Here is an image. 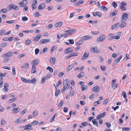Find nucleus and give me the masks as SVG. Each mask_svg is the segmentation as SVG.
<instances>
[{"mask_svg":"<svg viewBox=\"0 0 131 131\" xmlns=\"http://www.w3.org/2000/svg\"><path fill=\"white\" fill-rule=\"evenodd\" d=\"M13 55V53L12 52H9L5 54H3L2 56V57L4 58H8L10 57H12Z\"/></svg>","mask_w":131,"mask_h":131,"instance_id":"nucleus-1","label":"nucleus"},{"mask_svg":"<svg viewBox=\"0 0 131 131\" xmlns=\"http://www.w3.org/2000/svg\"><path fill=\"white\" fill-rule=\"evenodd\" d=\"M10 8L9 10H11L12 9L14 10H18L19 9V8L16 5H14L13 4H10L9 5Z\"/></svg>","mask_w":131,"mask_h":131,"instance_id":"nucleus-2","label":"nucleus"},{"mask_svg":"<svg viewBox=\"0 0 131 131\" xmlns=\"http://www.w3.org/2000/svg\"><path fill=\"white\" fill-rule=\"evenodd\" d=\"M128 13H124L122 16L121 21H125L128 17Z\"/></svg>","mask_w":131,"mask_h":131,"instance_id":"nucleus-3","label":"nucleus"},{"mask_svg":"<svg viewBox=\"0 0 131 131\" xmlns=\"http://www.w3.org/2000/svg\"><path fill=\"white\" fill-rule=\"evenodd\" d=\"M106 38V36L105 35H101L96 40V41L99 42L100 41H102L105 40Z\"/></svg>","mask_w":131,"mask_h":131,"instance_id":"nucleus-4","label":"nucleus"},{"mask_svg":"<svg viewBox=\"0 0 131 131\" xmlns=\"http://www.w3.org/2000/svg\"><path fill=\"white\" fill-rule=\"evenodd\" d=\"M51 40L49 38L46 39H43L40 41V42L41 44H44L50 42Z\"/></svg>","mask_w":131,"mask_h":131,"instance_id":"nucleus-5","label":"nucleus"},{"mask_svg":"<svg viewBox=\"0 0 131 131\" xmlns=\"http://www.w3.org/2000/svg\"><path fill=\"white\" fill-rule=\"evenodd\" d=\"M27 1L26 0L22 1L19 3L20 6L21 7H23L25 6L27 3Z\"/></svg>","mask_w":131,"mask_h":131,"instance_id":"nucleus-6","label":"nucleus"},{"mask_svg":"<svg viewBox=\"0 0 131 131\" xmlns=\"http://www.w3.org/2000/svg\"><path fill=\"white\" fill-rule=\"evenodd\" d=\"M73 51L72 49L71 48H68L66 49L64 51V53L65 54H67L70 52Z\"/></svg>","mask_w":131,"mask_h":131,"instance_id":"nucleus-7","label":"nucleus"},{"mask_svg":"<svg viewBox=\"0 0 131 131\" xmlns=\"http://www.w3.org/2000/svg\"><path fill=\"white\" fill-rule=\"evenodd\" d=\"M36 66L33 65H32L31 70V74H33L36 73L37 71L36 70Z\"/></svg>","mask_w":131,"mask_h":131,"instance_id":"nucleus-8","label":"nucleus"},{"mask_svg":"<svg viewBox=\"0 0 131 131\" xmlns=\"http://www.w3.org/2000/svg\"><path fill=\"white\" fill-rule=\"evenodd\" d=\"M92 50H93L94 52L98 53L100 52V51L99 50L98 48L96 47H92L91 48Z\"/></svg>","mask_w":131,"mask_h":131,"instance_id":"nucleus-9","label":"nucleus"},{"mask_svg":"<svg viewBox=\"0 0 131 131\" xmlns=\"http://www.w3.org/2000/svg\"><path fill=\"white\" fill-rule=\"evenodd\" d=\"M39 61H40L39 60L37 59L32 61L31 63L32 65H35L38 64L39 63Z\"/></svg>","mask_w":131,"mask_h":131,"instance_id":"nucleus-10","label":"nucleus"},{"mask_svg":"<svg viewBox=\"0 0 131 131\" xmlns=\"http://www.w3.org/2000/svg\"><path fill=\"white\" fill-rule=\"evenodd\" d=\"M45 7V3H42L40 4L38 6V8L39 9L41 10L44 8Z\"/></svg>","mask_w":131,"mask_h":131,"instance_id":"nucleus-11","label":"nucleus"},{"mask_svg":"<svg viewBox=\"0 0 131 131\" xmlns=\"http://www.w3.org/2000/svg\"><path fill=\"white\" fill-rule=\"evenodd\" d=\"M92 37H90L88 35H86V36H83L81 37L82 40L83 41V40H85L87 39H91Z\"/></svg>","mask_w":131,"mask_h":131,"instance_id":"nucleus-12","label":"nucleus"},{"mask_svg":"<svg viewBox=\"0 0 131 131\" xmlns=\"http://www.w3.org/2000/svg\"><path fill=\"white\" fill-rule=\"evenodd\" d=\"M56 61V59L55 57H51L50 59V63L53 64H54Z\"/></svg>","mask_w":131,"mask_h":131,"instance_id":"nucleus-13","label":"nucleus"},{"mask_svg":"<svg viewBox=\"0 0 131 131\" xmlns=\"http://www.w3.org/2000/svg\"><path fill=\"white\" fill-rule=\"evenodd\" d=\"M100 87L98 86H96L93 88L92 90L94 92H97L100 90Z\"/></svg>","mask_w":131,"mask_h":131,"instance_id":"nucleus-14","label":"nucleus"},{"mask_svg":"<svg viewBox=\"0 0 131 131\" xmlns=\"http://www.w3.org/2000/svg\"><path fill=\"white\" fill-rule=\"evenodd\" d=\"M120 25V23L119 22H117L115 24L113 25L112 27V29H114L115 28L118 27Z\"/></svg>","mask_w":131,"mask_h":131,"instance_id":"nucleus-15","label":"nucleus"},{"mask_svg":"<svg viewBox=\"0 0 131 131\" xmlns=\"http://www.w3.org/2000/svg\"><path fill=\"white\" fill-rule=\"evenodd\" d=\"M89 54L86 53H84L81 58V60H84L85 59L89 56Z\"/></svg>","mask_w":131,"mask_h":131,"instance_id":"nucleus-16","label":"nucleus"},{"mask_svg":"<svg viewBox=\"0 0 131 131\" xmlns=\"http://www.w3.org/2000/svg\"><path fill=\"white\" fill-rule=\"evenodd\" d=\"M20 111V108L18 107L16 108H14L12 110V111H13L15 113H17Z\"/></svg>","mask_w":131,"mask_h":131,"instance_id":"nucleus-17","label":"nucleus"},{"mask_svg":"<svg viewBox=\"0 0 131 131\" xmlns=\"http://www.w3.org/2000/svg\"><path fill=\"white\" fill-rule=\"evenodd\" d=\"M123 57L122 55H121L118 58L116 59L114 61V63H117L120 60H121V59H122Z\"/></svg>","mask_w":131,"mask_h":131,"instance_id":"nucleus-18","label":"nucleus"},{"mask_svg":"<svg viewBox=\"0 0 131 131\" xmlns=\"http://www.w3.org/2000/svg\"><path fill=\"white\" fill-rule=\"evenodd\" d=\"M29 64L28 63H26L24 64L23 66H21V68L22 69H28L29 67Z\"/></svg>","mask_w":131,"mask_h":131,"instance_id":"nucleus-19","label":"nucleus"},{"mask_svg":"<svg viewBox=\"0 0 131 131\" xmlns=\"http://www.w3.org/2000/svg\"><path fill=\"white\" fill-rule=\"evenodd\" d=\"M74 66V64H72L68 66L67 67V70L68 71H70Z\"/></svg>","mask_w":131,"mask_h":131,"instance_id":"nucleus-20","label":"nucleus"},{"mask_svg":"<svg viewBox=\"0 0 131 131\" xmlns=\"http://www.w3.org/2000/svg\"><path fill=\"white\" fill-rule=\"evenodd\" d=\"M62 24V22L60 21L56 23L55 24V26L57 27H59L61 26Z\"/></svg>","mask_w":131,"mask_h":131,"instance_id":"nucleus-21","label":"nucleus"},{"mask_svg":"<svg viewBox=\"0 0 131 131\" xmlns=\"http://www.w3.org/2000/svg\"><path fill=\"white\" fill-rule=\"evenodd\" d=\"M116 12V11H115V12H111L109 15L110 17H112L113 16H116L117 14V13L115 12Z\"/></svg>","mask_w":131,"mask_h":131,"instance_id":"nucleus-22","label":"nucleus"},{"mask_svg":"<svg viewBox=\"0 0 131 131\" xmlns=\"http://www.w3.org/2000/svg\"><path fill=\"white\" fill-rule=\"evenodd\" d=\"M92 122L94 125H95L97 127L98 126V122L96 119H94L92 120Z\"/></svg>","mask_w":131,"mask_h":131,"instance_id":"nucleus-23","label":"nucleus"},{"mask_svg":"<svg viewBox=\"0 0 131 131\" xmlns=\"http://www.w3.org/2000/svg\"><path fill=\"white\" fill-rule=\"evenodd\" d=\"M70 88H71V90L70 93V95L71 96H73L74 94V91L73 90H72V87L71 86Z\"/></svg>","mask_w":131,"mask_h":131,"instance_id":"nucleus-24","label":"nucleus"},{"mask_svg":"<svg viewBox=\"0 0 131 131\" xmlns=\"http://www.w3.org/2000/svg\"><path fill=\"white\" fill-rule=\"evenodd\" d=\"M22 121V119L21 117H19L16 119L15 121V123H18L21 122Z\"/></svg>","mask_w":131,"mask_h":131,"instance_id":"nucleus-25","label":"nucleus"},{"mask_svg":"<svg viewBox=\"0 0 131 131\" xmlns=\"http://www.w3.org/2000/svg\"><path fill=\"white\" fill-rule=\"evenodd\" d=\"M47 50V47L45 48L42 51H40V53L41 54H43L46 52Z\"/></svg>","mask_w":131,"mask_h":131,"instance_id":"nucleus-26","label":"nucleus"},{"mask_svg":"<svg viewBox=\"0 0 131 131\" xmlns=\"http://www.w3.org/2000/svg\"><path fill=\"white\" fill-rule=\"evenodd\" d=\"M84 75V73L82 72L78 75V77L79 78H81L83 77Z\"/></svg>","mask_w":131,"mask_h":131,"instance_id":"nucleus-27","label":"nucleus"},{"mask_svg":"<svg viewBox=\"0 0 131 131\" xmlns=\"http://www.w3.org/2000/svg\"><path fill=\"white\" fill-rule=\"evenodd\" d=\"M36 81V80L35 78H33L32 80H29V83H31L32 84L35 83Z\"/></svg>","mask_w":131,"mask_h":131,"instance_id":"nucleus-28","label":"nucleus"},{"mask_svg":"<svg viewBox=\"0 0 131 131\" xmlns=\"http://www.w3.org/2000/svg\"><path fill=\"white\" fill-rule=\"evenodd\" d=\"M21 80L24 82H25V83H29V80H27L23 77H21Z\"/></svg>","mask_w":131,"mask_h":131,"instance_id":"nucleus-29","label":"nucleus"},{"mask_svg":"<svg viewBox=\"0 0 131 131\" xmlns=\"http://www.w3.org/2000/svg\"><path fill=\"white\" fill-rule=\"evenodd\" d=\"M122 22L121 24L120 25V27L121 28H122L125 27L126 25V24L125 22V21H122Z\"/></svg>","mask_w":131,"mask_h":131,"instance_id":"nucleus-30","label":"nucleus"},{"mask_svg":"<svg viewBox=\"0 0 131 131\" xmlns=\"http://www.w3.org/2000/svg\"><path fill=\"white\" fill-rule=\"evenodd\" d=\"M6 123V121L3 118H2L1 120V125H4Z\"/></svg>","mask_w":131,"mask_h":131,"instance_id":"nucleus-31","label":"nucleus"},{"mask_svg":"<svg viewBox=\"0 0 131 131\" xmlns=\"http://www.w3.org/2000/svg\"><path fill=\"white\" fill-rule=\"evenodd\" d=\"M118 84L117 83H112V86L114 89H116L117 88Z\"/></svg>","mask_w":131,"mask_h":131,"instance_id":"nucleus-32","label":"nucleus"},{"mask_svg":"<svg viewBox=\"0 0 131 131\" xmlns=\"http://www.w3.org/2000/svg\"><path fill=\"white\" fill-rule=\"evenodd\" d=\"M31 43V41L29 39H27L25 41V44L27 46L29 45Z\"/></svg>","mask_w":131,"mask_h":131,"instance_id":"nucleus-33","label":"nucleus"},{"mask_svg":"<svg viewBox=\"0 0 131 131\" xmlns=\"http://www.w3.org/2000/svg\"><path fill=\"white\" fill-rule=\"evenodd\" d=\"M7 44L6 43H3L0 44V47H4L7 46Z\"/></svg>","mask_w":131,"mask_h":131,"instance_id":"nucleus-34","label":"nucleus"},{"mask_svg":"<svg viewBox=\"0 0 131 131\" xmlns=\"http://www.w3.org/2000/svg\"><path fill=\"white\" fill-rule=\"evenodd\" d=\"M81 88L82 91H83L87 89V86L86 85H83L81 86Z\"/></svg>","mask_w":131,"mask_h":131,"instance_id":"nucleus-35","label":"nucleus"},{"mask_svg":"<svg viewBox=\"0 0 131 131\" xmlns=\"http://www.w3.org/2000/svg\"><path fill=\"white\" fill-rule=\"evenodd\" d=\"M84 42L82 40H81L79 41L77 43V45L78 46H79L82 44Z\"/></svg>","mask_w":131,"mask_h":131,"instance_id":"nucleus-36","label":"nucleus"},{"mask_svg":"<svg viewBox=\"0 0 131 131\" xmlns=\"http://www.w3.org/2000/svg\"><path fill=\"white\" fill-rule=\"evenodd\" d=\"M122 130L123 131H129L130 130V128L128 127H123Z\"/></svg>","mask_w":131,"mask_h":131,"instance_id":"nucleus-37","label":"nucleus"},{"mask_svg":"<svg viewBox=\"0 0 131 131\" xmlns=\"http://www.w3.org/2000/svg\"><path fill=\"white\" fill-rule=\"evenodd\" d=\"M47 70H49L52 73L53 72V68L50 67H48L47 68Z\"/></svg>","mask_w":131,"mask_h":131,"instance_id":"nucleus-38","label":"nucleus"},{"mask_svg":"<svg viewBox=\"0 0 131 131\" xmlns=\"http://www.w3.org/2000/svg\"><path fill=\"white\" fill-rule=\"evenodd\" d=\"M99 33V31H92L91 34L92 35H95L98 34Z\"/></svg>","mask_w":131,"mask_h":131,"instance_id":"nucleus-39","label":"nucleus"},{"mask_svg":"<svg viewBox=\"0 0 131 131\" xmlns=\"http://www.w3.org/2000/svg\"><path fill=\"white\" fill-rule=\"evenodd\" d=\"M101 69L102 71H105L106 67L104 65H102L101 66Z\"/></svg>","mask_w":131,"mask_h":131,"instance_id":"nucleus-40","label":"nucleus"},{"mask_svg":"<svg viewBox=\"0 0 131 131\" xmlns=\"http://www.w3.org/2000/svg\"><path fill=\"white\" fill-rule=\"evenodd\" d=\"M33 116H36L38 114V112L37 111L35 110L32 113Z\"/></svg>","mask_w":131,"mask_h":131,"instance_id":"nucleus-41","label":"nucleus"},{"mask_svg":"<svg viewBox=\"0 0 131 131\" xmlns=\"http://www.w3.org/2000/svg\"><path fill=\"white\" fill-rule=\"evenodd\" d=\"M5 30H0V36H1L5 34Z\"/></svg>","mask_w":131,"mask_h":131,"instance_id":"nucleus-42","label":"nucleus"},{"mask_svg":"<svg viewBox=\"0 0 131 131\" xmlns=\"http://www.w3.org/2000/svg\"><path fill=\"white\" fill-rule=\"evenodd\" d=\"M122 95L124 97V98L125 99H126V97L127 95L126 93V92L124 91H123L122 92Z\"/></svg>","mask_w":131,"mask_h":131,"instance_id":"nucleus-43","label":"nucleus"},{"mask_svg":"<svg viewBox=\"0 0 131 131\" xmlns=\"http://www.w3.org/2000/svg\"><path fill=\"white\" fill-rule=\"evenodd\" d=\"M63 103V102L62 101H61L58 104V107L59 108H61L62 106Z\"/></svg>","mask_w":131,"mask_h":131,"instance_id":"nucleus-44","label":"nucleus"},{"mask_svg":"<svg viewBox=\"0 0 131 131\" xmlns=\"http://www.w3.org/2000/svg\"><path fill=\"white\" fill-rule=\"evenodd\" d=\"M12 73L14 75H15L16 74V72L15 70V68L14 67H12Z\"/></svg>","mask_w":131,"mask_h":131,"instance_id":"nucleus-45","label":"nucleus"},{"mask_svg":"<svg viewBox=\"0 0 131 131\" xmlns=\"http://www.w3.org/2000/svg\"><path fill=\"white\" fill-rule=\"evenodd\" d=\"M101 8L103 10H105V11H106L107 10V8L104 6H102L101 7Z\"/></svg>","mask_w":131,"mask_h":131,"instance_id":"nucleus-46","label":"nucleus"},{"mask_svg":"<svg viewBox=\"0 0 131 131\" xmlns=\"http://www.w3.org/2000/svg\"><path fill=\"white\" fill-rule=\"evenodd\" d=\"M105 124L106 125L107 127L108 128H110L111 127V123H110L106 122L105 123Z\"/></svg>","mask_w":131,"mask_h":131,"instance_id":"nucleus-47","label":"nucleus"},{"mask_svg":"<svg viewBox=\"0 0 131 131\" xmlns=\"http://www.w3.org/2000/svg\"><path fill=\"white\" fill-rule=\"evenodd\" d=\"M112 5L113 6L114 8H116L117 6V3L115 2H113L112 3Z\"/></svg>","mask_w":131,"mask_h":131,"instance_id":"nucleus-48","label":"nucleus"},{"mask_svg":"<svg viewBox=\"0 0 131 131\" xmlns=\"http://www.w3.org/2000/svg\"><path fill=\"white\" fill-rule=\"evenodd\" d=\"M1 12L2 13H5L7 12V10L6 8H4L3 9H2L1 10Z\"/></svg>","mask_w":131,"mask_h":131,"instance_id":"nucleus-49","label":"nucleus"},{"mask_svg":"<svg viewBox=\"0 0 131 131\" xmlns=\"http://www.w3.org/2000/svg\"><path fill=\"white\" fill-rule=\"evenodd\" d=\"M70 30L72 34L75 32L77 31L76 29H72Z\"/></svg>","mask_w":131,"mask_h":131,"instance_id":"nucleus-50","label":"nucleus"},{"mask_svg":"<svg viewBox=\"0 0 131 131\" xmlns=\"http://www.w3.org/2000/svg\"><path fill=\"white\" fill-rule=\"evenodd\" d=\"M100 104V102L99 101H97L96 102H95L93 104L95 106H96L97 105H98Z\"/></svg>","mask_w":131,"mask_h":131,"instance_id":"nucleus-51","label":"nucleus"},{"mask_svg":"<svg viewBox=\"0 0 131 131\" xmlns=\"http://www.w3.org/2000/svg\"><path fill=\"white\" fill-rule=\"evenodd\" d=\"M34 15H35V17H38L40 16V14L39 12H36V14H34Z\"/></svg>","mask_w":131,"mask_h":131,"instance_id":"nucleus-52","label":"nucleus"},{"mask_svg":"<svg viewBox=\"0 0 131 131\" xmlns=\"http://www.w3.org/2000/svg\"><path fill=\"white\" fill-rule=\"evenodd\" d=\"M39 49L38 48H36L35 50V53L36 54H38L39 52Z\"/></svg>","mask_w":131,"mask_h":131,"instance_id":"nucleus-53","label":"nucleus"},{"mask_svg":"<svg viewBox=\"0 0 131 131\" xmlns=\"http://www.w3.org/2000/svg\"><path fill=\"white\" fill-rule=\"evenodd\" d=\"M68 41L70 44L72 45L74 44V41L73 39H69Z\"/></svg>","mask_w":131,"mask_h":131,"instance_id":"nucleus-54","label":"nucleus"},{"mask_svg":"<svg viewBox=\"0 0 131 131\" xmlns=\"http://www.w3.org/2000/svg\"><path fill=\"white\" fill-rule=\"evenodd\" d=\"M16 100V97H14L12 99H10L9 101L10 102H12L15 101Z\"/></svg>","mask_w":131,"mask_h":131,"instance_id":"nucleus-55","label":"nucleus"},{"mask_svg":"<svg viewBox=\"0 0 131 131\" xmlns=\"http://www.w3.org/2000/svg\"><path fill=\"white\" fill-rule=\"evenodd\" d=\"M64 86L65 87L66 89H67L69 88V85H68V83H65L63 86Z\"/></svg>","mask_w":131,"mask_h":131,"instance_id":"nucleus-56","label":"nucleus"},{"mask_svg":"<svg viewBox=\"0 0 131 131\" xmlns=\"http://www.w3.org/2000/svg\"><path fill=\"white\" fill-rule=\"evenodd\" d=\"M34 32V30H25V31H23V32H25L26 33H28L29 32Z\"/></svg>","mask_w":131,"mask_h":131,"instance_id":"nucleus-57","label":"nucleus"},{"mask_svg":"<svg viewBox=\"0 0 131 131\" xmlns=\"http://www.w3.org/2000/svg\"><path fill=\"white\" fill-rule=\"evenodd\" d=\"M27 112V110L24 109L23 111L21 112V114L22 115H24L25 113Z\"/></svg>","mask_w":131,"mask_h":131,"instance_id":"nucleus-58","label":"nucleus"},{"mask_svg":"<svg viewBox=\"0 0 131 131\" xmlns=\"http://www.w3.org/2000/svg\"><path fill=\"white\" fill-rule=\"evenodd\" d=\"M106 113V112H104L102 114H100L99 115H100V116L101 117H103L105 116Z\"/></svg>","mask_w":131,"mask_h":131,"instance_id":"nucleus-59","label":"nucleus"},{"mask_svg":"<svg viewBox=\"0 0 131 131\" xmlns=\"http://www.w3.org/2000/svg\"><path fill=\"white\" fill-rule=\"evenodd\" d=\"M60 92V90H58V91H56L55 93V96H57L58 95L59 93Z\"/></svg>","mask_w":131,"mask_h":131,"instance_id":"nucleus-60","label":"nucleus"},{"mask_svg":"<svg viewBox=\"0 0 131 131\" xmlns=\"http://www.w3.org/2000/svg\"><path fill=\"white\" fill-rule=\"evenodd\" d=\"M32 126V125L30 124H27L24 127H28L29 128H31Z\"/></svg>","mask_w":131,"mask_h":131,"instance_id":"nucleus-61","label":"nucleus"},{"mask_svg":"<svg viewBox=\"0 0 131 131\" xmlns=\"http://www.w3.org/2000/svg\"><path fill=\"white\" fill-rule=\"evenodd\" d=\"M64 32H65L67 33L68 36L72 34L70 30H67L65 31Z\"/></svg>","mask_w":131,"mask_h":131,"instance_id":"nucleus-62","label":"nucleus"},{"mask_svg":"<svg viewBox=\"0 0 131 131\" xmlns=\"http://www.w3.org/2000/svg\"><path fill=\"white\" fill-rule=\"evenodd\" d=\"M108 101V99H106L104 101L103 104L104 105H105L107 103Z\"/></svg>","mask_w":131,"mask_h":131,"instance_id":"nucleus-63","label":"nucleus"},{"mask_svg":"<svg viewBox=\"0 0 131 131\" xmlns=\"http://www.w3.org/2000/svg\"><path fill=\"white\" fill-rule=\"evenodd\" d=\"M28 18L26 16H24L22 18V20L24 21L27 20H28Z\"/></svg>","mask_w":131,"mask_h":131,"instance_id":"nucleus-64","label":"nucleus"}]
</instances>
